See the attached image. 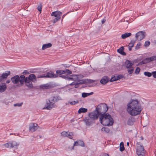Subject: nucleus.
<instances>
[{
  "instance_id": "nucleus-1",
  "label": "nucleus",
  "mask_w": 156,
  "mask_h": 156,
  "mask_svg": "<svg viewBox=\"0 0 156 156\" xmlns=\"http://www.w3.org/2000/svg\"><path fill=\"white\" fill-rule=\"evenodd\" d=\"M127 111L132 116H135L140 114L141 111L140 107L137 100H132L127 104Z\"/></svg>"
},
{
  "instance_id": "nucleus-2",
  "label": "nucleus",
  "mask_w": 156,
  "mask_h": 156,
  "mask_svg": "<svg viewBox=\"0 0 156 156\" xmlns=\"http://www.w3.org/2000/svg\"><path fill=\"white\" fill-rule=\"evenodd\" d=\"M101 123L104 126H110L113 123V120L111 115L108 113L101 115L99 117Z\"/></svg>"
},
{
  "instance_id": "nucleus-3",
  "label": "nucleus",
  "mask_w": 156,
  "mask_h": 156,
  "mask_svg": "<svg viewBox=\"0 0 156 156\" xmlns=\"http://www.w3.org/2000/svg\"><path fill=\"white\" fill-rule=\"evenodd\" d=\"M61 99V98L58 96L51 98L49 100V102L47 103V106H45L44 108L50 110L52 108L55 107L56 105L55 104V103Z\"/></svg>"
},
{
  "instance_id": "nucleus-4",
  "label": "nucleus",
  "mask_w": 156,
  "mask_h": 156,
  "mask_svg": "<svg viewBox=\"0 0 156 156\" xmlns=\"http://www.w3.org/2000/svg\"><path fill=\"white\" fill-rule=\"evenodd\" d=\"M25 76L24 75L20 76V77L18 75H16L11 78V80L13 83L18 84L19 82L21 85L24 84Z\"/></svg>"
},
{
  "instance_id": "nucleus-5",
  "label": "nucleus",
  "mask_w": 156,
  "mask_h": 156,
  "mask_svg": "<svg viewBox=\"0 0 156 156\" xmlns=\"http://www.w3.org/2000/svg\"><path fill=\"white\" fill-rule=\"evenodd\" d=\"M108 108L105 104L102 103L98 105L96 110L99 115H102L105 114L108 110Z\"/></svg>"
},
{
  "instance_id": "nucleus-6",
  "label": "nucleus",
  "mask_w": 156,
  "mask_h": 156,
  "mask_svg": "<svg viewBox=\"0 0 156 156\" xmlns=\"http://www.w3.org/2000/svg\"><path fill=\"white\" fill-rule=\"evenodd\" d=\"M136 152L138 156H144L145 155V151L140 143L137 142L136 144Z\"/></svg>"
},
{
  "instance_id": "nucleus-7",
  "label": "nucleus",
  "mask_w": 156,
  "mask_h": 156,
  "mask_svg": "<svg viewBox=\"0 0 156 156\" xmlns=\"http://www.w3.org/2000/svg\"><path fill=\"white\" fill-rule=\"evenodd\" d=\"M58 77V75L55 74H54L51 72H50L47 73L46 74H44L41 75L37 76V78H55Z\"/></svg>"
},
{
  "instance_id": "nucleus-8",
  "label": "nucleus",
  "mask_w": 156,
  "mask_h": 156,
  "mask_svg": "<svg viewBox=\"0 0 156 156\" xmlns=\"http://www.w3.org/2000/svg\"><path fill=\"white\" fill-rule=\"evenodd\" d=\"M5 147L8 148H16L18 147L19 144L15 141H11L8 143L4 144Z\"/></svg>"
},
{
  "instance_id": "nucleus-9",
  "label": "nucleus",
  "mask_w": 156,
  "mask_h": 156,
  "mask_svg": "<svg viewBox=\"0 0 156 156\" xmlns=\"http://www.w3.org/2000/svg\"><path fill=\"white\" fill-rule=\"evenodd\" d=\"M146 33L144 31H139L136 33L135 35L136 39L138 41H140L144 38L145 36Z\"/></svg>"
},
{
  "instance_id": "nucleus-10",
  "label": "nucleus",
  "mask_w": 156,
  "mask_h": 156,
  "mask_svg": "<svg viewBox=\"0 0 156 156\" xmlns=\"http://www.w3.org/2000/svg\"><path fill=\"white\" fill-rule=\"evenodd\" d=\"M99 114L98 113V112L96 110L95 111L90 112L89 114V118L93 121L97 119Z\"/></svg>"
},
{
  "instance_id": "nucleus-11",
  "label": "nucleus",
  "mask_w": 156,
  "mask_h": 156,
  "mask_svg": "<svg viewBox=\"0 0 156 156\" xmlns=\"http://www.w3.org/2000/svg\"><path fill=\"white\" fill-rule=\"evenodd\" d=\"M39 126L37 123H31L29 126V130L31 132H34L37 130Z\"/></svg>"
},
{
  "instance_id": "nucleus-12",
  "label": "nucleus",
  "mask_w": 156,
  "mask_h": 156,
  "mask_svg": "<svg viewBox=\"0 0 156 156\" xmlns=\"http://www.w3.org/2000/svg\"><path fill=\"white\" fill-rule=\"evenodd\" d=\"M10 74V72L7 71L3 73L0 76V82H1L4 79H6L8 76Z\"/></svg>"
},
{
  "instance_id": "nucleus-13",
  "label": "nucleus",
  "mask_w": 156,
  "mask_h": 156,
  "mask_svg": "<svg viewBox=\"0 0 156 156\" xmlns=\"http://www.w3.org/2000/svg\"><path fill=\"white\" fill-rule=\"evenodd\" d=\"M28 79H27V77H25L24 82H25V85L29 88H33V86L31 81H29Z\"/></svg>"
},
{
  "instance_id": "nucleus-14",
  "label": "nucleus",
  "mask_w": 156,
  "mask_h": 156,
  "mask_svg": "<svg viewBox=\"0 0 156 156\" xmlns=\"http://www.w3.org/2000/svg\"><path fill=\"white\" fill-rule=\"evenodd\" d=\"M155 60H156V56L146 58L143 60L142 62L144 64H146L150 62L151 61Z\"/></svg>"
},
{
  "instance_id": "nucleus-15",
  "label": "nucleus",
  "mask_w": 156,
  "mask_h": 156,
  "mask_svg": "<svg viewBox=\"0 0 156 156\" xmlns=\"http://www.w3.org/2000/svg\"><path fill=\"white\" fill-rule=\"evenodd\" d=\"M72 76L73 77V81H76V82H78L79 81H80V80H80L83 77V76L82 75H72Z\"/></svg>"
},
{
  "instance_id": "nucleus-16",
  "label": "nucleus",
  "mask_w": 156,
  "mask_h": 156,
  "mask_svg": "<svg viewBox=\"0 0 156 156\" xmlns=\"http://www.w3.org/2000/svg\"><path fill=\"white\" fill-rule=\"evenodd\" d=\"M61 135L63 137H68L70 139L72 138L73 134L72 133L66 132L65 131L62 132L61 133Z\"/></svg>"
},
{
  "instance_id": "nucleus-17",
  "label": "nucleus",
  "mask_w": 156,
  "mask_h": 156,
  "mask_svg": "<svg viewBox=\"0 0 156 156\" xmlns=\"http://www.w3.org/2000/svg\"><path fill=\"white\" fill-rule=\"evenodd\" d=\"M83 121L85 123L87 126H90L93 122V121L90 118L86 117L84 118Z\"/></svg>"
},
{
  "instance_id": "nucleus-18",
  "label": "nucleus",
  "mask_w": 156,
  "mask_h": 156,
  "mask_svg": "<svg viewBox=\"0 0 156 156\" xmlns=\"http://www.w3.org/2000/svg\"><path fill=\"white\" fill-rule=\"evenodd\" d=\"M135 121V119L132 117H130L129 118L127 121V123L128 125L131 126L133 125Z\"/></svg>"
},
{
  "instance_id": "nucleus-19",
  "label": "nucleus",
  "mask_w": 156,
  "mask_h": 156,
  "mask_svg": "<svg viewBox=\"0 0 156 156\" xmlns=\"http://www.w3.org/2000/svg\"><path fill=\"white\" fill-rule=\"evenodd\" d=\"M84 83V80H80L78 82H73L69 84V85H74V87L75 88H77L79 87V84H82Z\"/></svg>"
},
{
  "instance_id": "nucleus-20",
  "label": "nucleus",
  "mask_w": 156,
  "mask_h": 156,
  "mask_svg": "<svg viewBox=\"0 0 156 156\" xmlns=\"http://www.w3.org/2000/svg\"><path fill=\"white\" fill-rule=\"evenodd\" d=\"M62 14V13L60 11L57 10L52 13L51 15L54 16L55 17H57L58 19L60 18V16Z\"/></svg>"
},
{
  "instance_id": "nucleus-21",
  "label": "nucleus",
  "mask_w": 156,
  "mask_h": 156,
  "mask_svg": "<svg viewBox=\"0 0 156 156\" xmlns=\"http://www.w3.org/2000/svg\"><path fill=\"white\" fill-rule=\"evenodd\" d=\"M36 77L35 75L34 74H32L30 75L28 77H27V79H28L29 81H30L34 82L36 81Z\"/></svg>"
},
{
  "instance_id": "nucleus-22",
  "label": "nucleus",
  "mask_w": 156,
  "mask_h": 156,
  "mask_svg": "<svg viewBox=\"0 0 156 156\" xmlns=\"http://www.w3.org/2000/svg\"><path fill=\"white\" fill-rule=\"evenodd\" d=\"M109 80V79L107 76L103 77L100 80V83L102 84H105L108 83Z\"/></svg>"
},
{
  "instance_id": "nucleus-23",
  "label": "nucleus",
  "mask_w": 156,
  "mask_h": 156,
  "mask_svg": "<svg viewBox=\"0 0 156 156\" xmlns=\"http://www.w3.org/2000/svg\"><path fill=\"white\" fill-rule=\"evenodd\" d=\"M7 88V86L5 83H2L0 84V92H4Z\"/></svg>"
},
{
  "instance_id": "nucleus-24",
  "label": "nucleus",
  "mask_w": 156,
  "mask_h": 156,
  "mask_svg": "<svg viewBox=\"0 0 156 156\" xmlns=\"http://www.w3.org/2000/svg\"><path fill=\"white\" fill-rule=\"evenodd\" d=\"M77 146L84 147V143L83 141L81 140H78L74 142L73 146Z\"/></svg>"
},
{
  "instance_id": "nucleus-25",
  "label": "nucleus",
  "mask_w": 156,
  "mask_h": 156,
  "mask_svg": "<svg viewBox=\"0 0 156 156\" xmlns=\"http://www.w3.org/2000/svg\"><path fill=\"white\" fill-rule=\"evenodd\" d=\"M126 67L127 69L129 68L132 67L133 64L130 61L126 60L125 62Z\"/></svg>"
},
{
  "instance_id": "nucleus-26",
  "label": "nucleus",
  "mask_w": 156,
  "mask_h": 156,
  "mask_svg": "<svg viewBox=\"0 0 156 156\" xmlns=\"http://www.w3.org/2000/svg\"><path fill=\"white\" fill-rule=\"evenodd\" d=\"M52 46V44L50 43H49L45 44H44L42 45V50H44L46 49L50 48Z\"/></svg>"
},
{
  "instance_id": "nucleus-27",
  "label": "nucleus",
  "mask_w": 156,
  "mask_h": 156,
  "mask_svg": "<svg viewBox=\"0 0 156 156\" xmlns=\"http://www.w3.org/2000/svg\"><path fill=\"white\" fill-rule=\"evenodd\" d=\"M124 49V47H121L119 48L118 49L117 51L123 55H126V53L123 51Z\"/></svg>"
},
{
  "instance_id": "nucleus-28",
  "label": "nucleus",
  "mask_w": 156,
  "mask_h": 156,
  "mask_svg": "<svg viewBox=\"0 0 156 156\" xmlns=\"http://www.w3.org/2000/svg\"><path fill=\"white\" fill-rule=\"evenodd\" d=\"M131 35V34L130 33H125L122 35L121 37L122 39H124L126 38L130 37Z\"/></svg>"
},
{
  "instance_id": "nucleus-29",
  "label": "nucleus",
  "mask_w": 156,
  "mask_h": 156,
  "mask_svg": "<svg viewBox=\"0 0 156 156\" xmlns=\"http://www.w3.org/2000/svg\"><path fill=\"white\" fill-rule=\"evenodd\" d=\"M87 111V108H80L78 111V113L80 114L81 113H85Z\"/></svg>"
},
{
  "instance_id": "nucleus-30",
  "label": "nucleus",
  "mask_w": 156,
  "mask_h": 156,
  "mask_svg": "<svg viewBox=\"0 0 156 156\" xmlns=\"http://www.w3.org/2000/svg\"><path fill=\"white\" fill-rule=\"evenodd\" d=\"M41 87L43 89H49L51 87V86L48 84H46L42 85Z\"/></svg>"
},
{
  "instance_id": "nucleus-31",
  "label": "nucleus",
  "mask_w": 156,
  "mask_h": 156,
  "mask_svg": "<svg viewBox=\"0 0 156 156\" xmlns=\"http://www.w3.org/2000/svg\"><path fill=\"white\" fill-rule=\"evenodd\" d=\"M93 94V92H91L90 93H83L82 94V97L83 98H85Z\"/></svg>"
},
{
  "instance_id": "nucleus-32",
  "label": "nucleus",
  "mask_w": 156,
  "mask_h": 156,
  "mask_svg": "<svg viewBox=\"0 0 156 156\" xmlns=\"http://www.w3.org/2000/svg\"><path fill=\"white\" fill-rule=\"evenodd\" d=\"M101 130L105 133H108L109 132V129L107 127H103L101 129Z\"/></svg>"
},
{
  "instance_id": "nucleus-33",
  "label": "nucleus",
  "mask_w": 156,
  "mask_h": 156,
  "mask_svg": "<svg viewBox=\"0 0 156 156\" xmlns=\"http://www.w3.org/2000/svg\"><path fill=\"white\" fill-rule=\"evenodd\" d=\"M124 144L123 142H121L120 144V150L122 151L124 150Z\"/></svg>"
},
{
  "instance_id": "nucleus-34",
  "label": "nucleus",
  "mask_w": 156,
  "mask_h": 156,
  "mask_svg": "<svg viewBox=\"0 0 156 156\" xmlns=\"http://www.w3.org/2000/svg\"><path fill=\"white\" fill-rule=\"evenodd\" d=\"M56 73L58 75H62L64 74L65 73V70H58L56 72Z\"/></svg>"
},
{
  "instance_id": "nucleus-35",
  "label": "nucleus",
  "mask_w": 156,
  "mask_h": 156,
  "mask_svg": "<svg viewBox=\"0 0 156 156\" xmlns=\"http://www.w3.org/2000/svg\"><path fill=\"white\" fill-rule=\"evenodd\" d=\"M78 103V101H71V102H69L68 103H66V105H68L69 104H70L71 105H75L76 104H77Z\"/></svg>"
},
{
  "instance_id": "nucleus-36",
  "label": "nucleus",
  "mask_w": 156,
  "mask_h": 156,
  "mask_svg": "<svg viewBox=\"0 0 156 156\" xmlns=\"http://www.w3.org/2000/svg\"><path fill=\"white\" fill-rule=\"evenodd\" d=\"M144 75L148 77H151L152 75V73H151L148 72H145L144 73Z\"/></svg>"
},
{
  "instance_id": "nucleus-37",
  "label": "nucleus",
  "mask_w": 156,
  "mask_h": 156,
  "mask_svg": "<svg viewBox=\"0 0 156 156\" xmlns=\"http://www.w3.org/2000/svg\"><path fill=\"white\" fill-rule=\"evenodd\" d=\"M128 72L129 74H131L133 71V68L132 67L129 68L128 69Z\"/></svg>"
},
{
  "instance_id": "nucleus-38",
  "label": "nucleus",
  "mask_w": 156,
  "mask_h": 156,
  "mask_svg": "<svg viewBox=\"0 0 156 156\" xmlns=\"http://www.w3.org/2000/svg\"><path fill=\"white\" fill-rule=\"evenodd\" d=\"M135 43V41H131V42L129 43L128 46H129V47H133Z\"/></svg>"
},
{
  "instance_id": "nucleus-39",
  "label": "nucleus",
  "mask_w": 156,
  "mask_h": 156,
  "mask_svg": "<svg viewBox=\"0 0 156 156\" xmlns=\"http://www.w3.org/2000/svg\"><path fill=\"white\" fill-rule=\"evenodd\" d=\"M118 80V78L116 76H115L113 77H112L111 79V81H113Z\"/></svg>"
},
{
  "instance_id": "nucleus-40",
  "label": "nucleus",
  "mask_w": 156,
  "mask_h": 156,
  "mask_svg": "<svg viewBox=\"0 0 156 156\" xmlns=\"http://www.w3.org/2000/svg\"><path fill=\"white\" fill-rule=\"evenodd\" d=\"M65 73H66L67 74H72V72L69 69H66L65 70Z\"/></svg>"
},
{
  "instance_id": "nucleus-41",
  "label": "nucleus",
  "mask_w": 156,
  "mask_h": 156,
  "mask_svg": "<svg viewBox=\"0 0 156 156\" xmlns=\"http://www.w3.org/2000/svg\"><path fill=\"white\" fill-rule=\"evenodd\" d=\"M150 44V42L149 41H146L144 44V46L145 47H148Z\"/></svg>"
},
{
  "instance_id": "nucleus-42",
  "label": "nucleus",
  "mask_w": 156,
  "mask_h": 156,
  "mask_svg": "<svg viewBox=\"0 0 156 156\" xmlns=\"http://www.w3.org/2000/svg\"><path fill=\"white\" fill-rule=\"evenodd\" d=\"M140 69L139 67H136L135 71V73L136 74H138L140 72Z\"/></svg>"
},
{
  "instance_id": "nucleus-43",
  "label": "nucleus",
  "mask_w": 156,
  "mask_h": 156,
  "mask_svg": "<svg viewBox=\"0 0 156 156\" xmlns=\"http://www.w3.org/2000/svg\"><path fill=\"white\" fill-rule=\"evenodd\" d=\"M140 45H141V44L140 42L138 43L136 47V48H135L137 50V49L140 48Z\"/></svg>"
},
{
  "instance_id": "nucleus-44",
  "label": "nucleus",
  "mask_w": 156,
  "mask_h": 156,
  "mask_svg": "<svg viewBox=\"0 0 156 156\" xmlns=\"http://www.w3.org/2000/svg\"><path fill=\"white\" fill-rule=\"evenodd\" d=\"M22 104H23L22 103H16V104H14V106L20 107V106H21V105H22Z\"/></svg>"
},
{
  "instance_id": "nucleus-45",
  "label": "nucleus",
  "mask_w": 156,
  "mask_h": 156,
  "mask_svg": "<svg viewBox=\"0 0 156 156\" xmlns=\"http://www.w3.org/2000/svg\"><path fill=\"white\" fill-rule=\"evenodd\" d=\"M68 76H65V75H62V76H59V77H61L67 80V79L68 77Z\"/></svg>"
},
{
  "instance_id": "nucleus-46",
  "label": "nucleus",
  "mask_w": 156,
  "mask_h": 156,
  "mask_svg": "<svg viewBox=\"0 0 156 156\" xmlns=\"http://www.w3.org/2000/svg\"><path fill=\"white\" fill-rule=\"evenodd\" d=\"M67 80H73V79L72 75H70L68 76Z\"/></svg>"
},
{
  "instance_id": "nucleus-47",
  "label": "nucleus",
  "mask_w": 156,
  "mask_h": 156,
  "mask_svg": "<svg viewBox=\"0 0 156 156\" xmlns=\"http://www.w3.org/2000/svg\"><path fill=\"white\" fill-rule=\"evenodd\" d=\"M42 5L40 3L39 5L37 7V10H41L42 9Z\"/></svg>"
},
{
  "instance_id": "nucleus-48",
  "label": "nucleus",
  "mask_w": 156,
  "mask_h": 156,
  "mask_svg": "<svg viewBox=\"0 0 156 156\" xmlns=\"http://www.w3.org/2000/svg\"><path fill=\"white\" fill-rule=\"evenodd\" d=\"M152 75L154 78H156V71L152 72Z\"/></svg>"
},
{
  "instance_id": "nucleus-49",
  "label": "nucleus",
  "mask_w": 156,
  "mask_h": 156,
  "mask_svg": "<svg viewBox=\"0 0 156 156\" xmlns=\"http://www.w3.org/2000/svg\"><path fill=\"white\" fill-rule=\"evenodd\" d=\"M60 19L58 18L57 17H56V18L53 21V23H55L56 22H57L58 21V20H59Z\"/></svg>"
},
{
  "instance_id": "nucleus-50",
  "label": "nucleus",
  "mask_w": 156,
  "mask_h": 156,
  "mask_svg": "<svg viewBox=\"0 0 156 156\" xmlns=\"http://www.w3.org/2000/svg\"><path fill=\"white\" fill-rule=\"evenodd\" d=\"M29 73L27 70H25L23 73V75H26V74H29Z\"/></svg>"
},
{
  "instance_id": "nucleus-51",
  "label": "nucleus",
  "mask_w": 156,
  "mask_h": 156,
  "mask_svg": "<svg viewBox=\"0 0 156 156\" xmlns=\"http://www.w3.org/2000/svg\"><path fill=\"white\" fill-rule=\"evenodd\" d=\"M101 156H109L108 154L106 153H103L102 154Z\"/></svg>"
},
{
  "instance_id": "nucleus-52",
  "label": "nucleus",
  "mask_w": 156,
  "mask_h": 156,
  "mask_svg": "<svg viewBox=\"0 0 156 156\" xmlns=\"http://www.w3.org/2000/svg\"><path fill=\"white\" fill-rule=\"evenodd\" d=\"M117 77L118 78V80L120 79L122 77V75H119L118 76H117Z\"/></svg>"
},
{
  "instance_id": "nucleus-53",
  "label": "nucleus",
  "mask_w": 156,
  "mask_h": 156,
  "mask_svg": "<svg viewBox=\"0 0 156 156\" xmlns=\"http://www.w3.org/2000/svg\"><path fill=\"white\" fill-rule=\"evenodd\" d=\"M89 82L90 83H93L95 82V80H89Z\"/></svg>"
},
{
  "instance_id": "nucleus-54",
  "label": "nucleus",
  "mask_w": 156,
  "mask_h": 156,
  "mask_svg": "<svg viewBox=\"0 0 156 156\" xmlns=\"http://www.w3.org/2000/svg\"><path fill=\"white\" fill-rule=\"evenodd\" d=\"M106 20H105V19H104L103 20H102L101 21V23L102 24H103L105 23V22Z\"/></svg>"
},
{
  "instance_id": "nucleus-55",
  "label": "nucleus",
  "mask_w": 156,
  "mask_h": 156,
  "mask_svg": "<svg viewBox=\"0 0 156 156\" xmlns=\"http://www.w3.org/2000/svg\"><path fill=\"white\" fill-rule=\"evenodd\" d=\"M143 11L141 13V12H140V16H142L143 15V14L145 13L144 12V11Z\"/></svg>"
},
{
  "instance_id": "nucleus-56",
  "label": "nucleus",
  "mask_w": 156,
  "mask_h": 156,
  "mask_svg": "<svg viewBox=\"0 0 156 156\" xmlns=\"http://www.w3.org/2000/svg\"><path fill=\"white\" fill-rule=\"evenodd\" d=\"M10 82V80H8L6 81V83H9Z\"/></svg>"
},
{
  "instance_id": "nucleus-57",
  "label": "nucleus",
  "mask_w": 156,
  "mask_h": 156,
  "mask_svg": "<svg viewBox=\"0 0 156 156\" xmlns=\"http://www.w3.org/2000/svg\"><path fill=\"white\" fill-rule=\"evenodd\" d=\"M132 47H129V51H131V48Z\"/></svg>"
},
{
  "instance_id": "nucleus-58",
  "label": "nucleus",
  "mask_w": 156,
  "mask_h": 156,
  "mask_svg": "<svg viewBox=\"0 0 156 156\" xmlns=\"http://www.w3.org/2000/svg\"><path fill=\"white\" fill-rule=\"evenodd\" d=\"M129 142H127V145L128 146H129Z\"/></svg>"
},
{
  "instance_id": "nucleus-59",
  "label": "nucleus",
  "mask_w": 156,
  "mask_h": 156,
  "mask_svg": "<svg viewBox=\"0 0 156 156\" xmlns=\"http://www.w3.org/2000/svg\"><path fill=\"white\" fill-rule=\"evenodd\" d=\"M74 10H78V9H74Z\"/></svg>"
},
{
  "instance_id": "nucleus-60",
  "label": "nucleus",
  "mask_w": 156,
  "mask_h": 156,
  "mask_svg": "<svg viewBox=\"0 0 156 156\" xmlns=\"http://www.w3.org/2000/svg\"><path fill=\"white\" fill-rule=\"evenodd\" d=\"M40 11V13H41V10H39Z\"/></svg>"
}]
</instances>
